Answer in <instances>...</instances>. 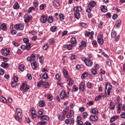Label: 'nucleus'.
<instances>
[{
  "label": "nucleus",
  "instance_id": "1",
  "mask_svg": "<svg viewBox=\"0 0 125 125\" xmlns=\"http://www.w3.org/2000/svg\"><path fill=\"white\" fill-rule=\"evenodd\" d=\"M73 10L74 11H76V12H75V14H74L75 17L77 19H80V18H81V15L79 11H82V6H74L73 8Z\"/></svg>",
  "mask_w": 125,
  "mask_h": 125
},
{
  "label": "nucleus",
  "instance_id": "2",
  "mask_svg": "<svg viewBox=\"0 0 125 125\" xmlns=\"http://www.w3.org/2000/svg\"><path fill=\"white\" fill-rule=\"evenodd\" d=\"M112 86L109 82L105 83V93L107 97L110 96V91L112 90Z\"/></svg>",
  "mask_w": 125,
  "mask_h": 125
},
{
  "label": "nucleus",
  "instance_id": "3",
  "mask_svg": "<svg viewBox=\"0 0 125 125\" xmlns=\"http://www.w3.org/2000/svg\"><path fill=\"white\" fill-rule=\"evenodd\" d=\"M16 112L18 115H15L14 117L17 121H20L22 118V110L20 108H17Z\"/></svg>",
  "mask_w": 125,
  "mask_h": 125
},
{
  "label": "nucleus",
  "instance_id": "4",
  "mask_svg": "<svg viewBox=\"0 0 125 125\" xmlns=\"http://www.w3.org/2000/svg\"><path fill=\"white\" fill-rule=\"evenodd\" d=\"M121 101V98L119 96H118L117 98L116 99L115 103L118 104L117 106V113H121L122 109V104H120V102Z\"/></svg>",
  "mask_w": 125,
  "mask_h": 125
},
{
  "label": "nucleus",
  "instance_id": "5",
  "mask_svg": "<svg viewBox=\"0 0 125 125\" xmlns=\"http://www.w3.org/2000/svg\"><path fill=\"white\" fill-rule=\"evenodd\" d=\"M83 61H84L85 64L88 67H91L92 66L93 64V62L91 60H90L89 59H83Z\"/></svg>",
  "mask_w": 125,
  "mask_h": 125
},
{
  "label": "nucleus",
  "instance_id": "6",
  "mask_svg": "<svg viewBox=\"0 0 125 125\" xmlns=\"http://www.w3.org/2000/svg\"><path fill=\"white\" fill-rule=\"evenodd\" d=\"M29 89H30V87L26 83H22V85L20 87L21 90H23L24 92H27Z\"/></svg>",
  "mask_w": 125,
  "mask_h": 125
},
{
  "label": "nucleus",
  "instance_id": "7",
  "mask_svg": "<svg viewBox=\"0 0 125 125\" xmlns=\"http://www.w3.org/2000/svg\"><path fill=\"white\" fill-rule=\"evenodd\" d=\"M1 53L3 56L7 57V56H9L10 51L9 49H7V48H3L1 49Z\"/></svg>",
  "mask_w": 125,
  "mask_h": 125
},
{
  "label": "nucleus",
  "instance_id": "8",
  "mask_svg": "<svg viewBox=\"0 0 125 125\" xmlns=\"http://www.w3.org/2000/svg\"><path fill=\"white\" fill-rule=\"evenodd\" d=\"M60 96L61 99H64V98H66V99H68L69 98L68 95H66V92L64 90H62V91H61Z\"/></svg>",
  "mask_w": 125,
  "mask_h": 125
},
{
  "label": "nucleus",
  "instance_id": "9",
  "mask_svg": "<svg viewBox=\"0 0 125 125\" xmlns=\"http://www.w3.org/2000/svg\"><path fill=\"white\" fill-rule=\"evenodd\" d=\"M117 32L116 31H112L111 32V37L112 38H115V41H116V42H117L118 41H119L120 38V36H117L116 38V36H117Z\"/></svg>",
  "mask_w": 125,
  "mask_h": 125
},
{
  "label": "nucleus",
  "instance_id": "10",
  "mask_svg": "<svg viewBox=\"0 0 125 125\" xmlns=\"http://www.w3.org/2000/svg\"><path fill=\"white\" fill-rule=\"evenodd\" d=\"M14 28L16 30H23L24 25H23L22 23H20V24H15Z\"/></svg>",
  "mask_w": 125,
  "mask_h": 125
},
{
  "label": "nucleus",
  "instance_id": "11",
  "mask_svg": "<svg viewBox=\"0 0 125 125\" xmlns=\"http://www.w3.org/2000/svg\"><path fill=\"white\" fill-rule=\"evenodd\" d=\"M30 113L32 116V118H33V119H34L35 118H36V117H37V113L36 112L35 109H31Z\"/></svg>",
  "mask_w": 125,
  "mask_h": 125
},
{
  "label": "nucleus",
  "instance_id": "12",
  "mask_svg": "<svg viewBox=\"0 0 125 125\" xmlns=\"http://www.w3.org/2000/svg\"><path fill=\"white\" fill-rule=\"evenodd\" d=\"M98 43H99L100 45H102V44L104 43V40L102 35H99V36H98Z\"/></svg>",
  "mask_w": 125,
  "mask_h": 125
},
{
  "label": "nucleus",
  "instance_id": "13",
  "mask_svg": "<svg viewBox=\"0 0 125 125\" xmlns=\"http://www.w3.org/2000/svg\"><path fill=\"white\" fill-rule=\"evenodd\" d=\"M36 56L34 54L31 55V57H28L27 58V61L28 62H32L33 61H35Z\"/></svg>",
  "mask_w": 125,
  "mask_h": 125
},
{
  "label": "nucleus",
  "instance_id": "14",
  "mask_svg": "<svg viewBox=\"0 0 125 125\" xmlns=\"http://www.w3.org/2000/svg\"><path fill=\"white\" fill-rule=\"evenodd\" d=\"M24 18V21L25 22V23H28L29 20H30V19H32L31 16H28V15H25Z\"/></svg>",
  "mask_w": 125,
  "mask_h": 125
},
{
  "label": "nucleus",
  "instance_id": "15",
  "mask_svg": "<svg viewBox=\"0 0 125 125\" xmlns=\"http://www.w3.org/2000/svg\"><path fill=\"white\" fill-rule=\"evenodd\" d=\"M119 117H120L119 115H114L111 117L110 120V122H111V123H112L113 122H114V121L118 119Z\"/></svg>",
  "mask_w": 125,
  "mask_h": 125
},
{
  "label": "nucleus",
  "instance_id": "16",
  "mask_svg": "<svg viewBox=\"0 0 125 125\" xmlns=\"http://www.w3.org/2000/svg\"><path fill=\"white\" fill-rule=\"evenodd\" d=\"M63 74L64 75V77L67 80L69 79V75L67 70H63Z\"/></svg>",
  "mask_w": 125,
  "mask_h": 125
},
{
  "label": "nucleus",
  "instance_id": "17",
  "mask_svg": "<svg viewBox=\"0 0 125 125\" xmlns=\"http://www.w3.org/2000/svg\"><path fill=\"white\" fill-rule=\"evenodd\" d=\"M33 62L31 63V67L32 69L35 70L38 67V64H37L36 62H35V61H32Z\"/></svg>",
  "mask_w": 125,
  "mask_h": 125
},
{
  "label": "nucleus",
  "instance_id": "18",
  "mask_svg": "<svg viewBox=\"0 0 125 125\" xmlns=\"http://www.w3.org/2000/svg\"><path fill=\"white\" fill-rule=\"evenodd\" d=\"M70 42L72 44V46H76L77 45V42H76V39L74 38V37H72L71 39V40H70Z\"/></svg>",
  "mask_w": 125,
  "mask_h": 125
},
{
  "label": "nucleus",
  "instance_id": "19",
  "mask_svg": "<svg viewBox=\"0 0 125 125\" xmlns=\"http://www.w3.org/2000/svg\"><path fill=\"white\" fill-rule=\"evenodd\" d=\"M90 119L91 120V121H97L98 118L97 116V115H90L89 117Z\"/></svg>",
  "mask_w": 125,
  "mask_h": 125
},
{
  "label": "nucleus",
  "instance_id": "20",
  "mask_svg": "<svg viewBox=\"0 0 125 125\" xmlns=\"http://www.w3.org/2000/svg\"><path fill=\"white\" fill-rule=\"evenodd\" d=\"M47 20V17H45V16H42L41 17V21L42 22V23H46V21Z\"/></svg>",
  "mask_w": 125,
  "mask_h": 125
},
{
  "label": "nucleus",
  "instance_id": "21",
  "mask_svg": "<svg viewBox=\"0 0 125 125\" xmlns=\"http://www.w3.org/2000/svg\"><path fill=\"white\" fill-rule=\"evenodd\" d=\"M79 89L81 91H84V88H85V84L83 82H82V83H80L79 85Z\"/></svg>",
  "mask_w": 125,
  "mask_h": 125
},
{
  "label": "nucleus",
  "instance_id": "22",
  "mask_svg": "<svg viewBox=\"0 0 125 125\" xmlns=\"http://www.w3.org/2000/svg\"><path fill=\"white\" fill-rule=\"evenodd\" d=\"M38 118H40V119H43L44 121V120H49V118L47 115H42V116H38Z\"/></svg>",
  "mask_w": 125,
  "mask_h": 125
},
{
  "label": "nucleus",
  "instance_id": "23",
  "mask_svg": "<svg viewBox=\"0 0 125 125\" xmlns=\"http://www.w3.org/2000/svg\"><path fill=\"white\" fill-rule=\"evenodd\" d=\"M1 66L3 68L6 69V68H8V67H9V63H5V62H2L1 64Z\"/></svg>",
  "mask_w": 125,
  "mask_h": 125
},
{
  "label": "nucleus",
  "instance_id": "24",
  "mask_svg": "<svg viewBox=\"0 0 125 125\" xmlns=\"http://www.w3.org/2000/svg\"><path fill=\"white\" fill-rule=\"evenodd\" d=\"M96 2L94 0H93L92 1H91V2H89L88 4V6H90V8H92V7H94L95 5H96Z\"/></svg>",
  "mask_w": 125,
  "mask_h": 125
},
{
  "label": "nucleus",
  "instance_id": "25",
  "mask_svg": "<svg viewBox=\"0 0 125 125\" xmlns=\"http://www.w3.org/2000/svg\"><path fill=\"white\" fill-rule=\"evenodd\" d=\"M0 29L3 30V31H6V30L7 29L6 23H2L0 27Z\"/></svg>",
  "mask_w": 125,
  "mask_h": 125
},
{
  "label": "nucleus",
  "instance_id": "26",
  "mask_svg": "<svg viewBox=\"0 0 125 125\" xmlns=\"http://www.w3.org/2000/svg\"><path fill=\"white\" fill-rule=\"evenodd\" d=\"M115 107V104H114V103L111 102L109 104V108L110 109L113 110Z\"/></svg>",
  "mask_w": 125,
  "mask_h": 125
},
{
  "label": "nucleus",
  "instance_id": "27",
  "mask_svg": "<svg viewBox=\"0 0 125 125\" xmlns=\"http://www.w3.org/2000/svg\"><path fill=\"white\" fill-rule=\"evenodd\" d=\"M74 111L73 110H70V112L69 113H68L67 115V118H70L71 117H72V116H73V115H74Z\"/></svg>",
  "mask_w": 125,
  "mask_h": 125
},
{
  "label": "nucleus",
  "instance_id": "28",
  "mask_svg": "<svg viewBox=\"0 0 125 125\" xmlns=\"http://www.w3.org/2000/svg\"><path fill=\"white\" fill-rule=\"evenodd\" d=\"M46 6V4L45 3H42L40 4L39 6L40 10H43Z\"/></svg>",
  "mask_w": 125,
  "mask_h": 125
},
{
  "label": "nucleus",
  "instance_id": "29",
  "mask_svg": "<svg viewBox=\"0 0 125 125\" xmlns=\"http://www.w3.org/2000/svg\"><path fill=\"white\" fill-rule=\"evenodd\" d=\"M91 112L92 113L95 114V115H96L97 114H98V109H97V108H93L92 109Z\"/></svg>",
  "mask_w": 125,
  "mask_h": 125
},
{
  "label": "nucleus",
  "instance_id": "30",
  "mask_svg": "<svg viewBox=\"0 0 125 125\" xmlns=\"http://www.w3.org/2000/svg\"><path fill=\"white\" fill-rule=\"evenodd\" d=\"M39 106H40L41 107H43V106H44L45 105V102H44V101L39 102Z\"/></svg>",
  "mask_w": 125,
  "mask_h": 125
},
{
  "label": "nucleus",
  "instance_id": "31",
  "mask_svg": "<svg viewBox=\"0 0 125 125\" xmlns=\"http://www.w3.org/2000/svg\"><path fill=\"white\" fill-rule=\"evenodd\" d=\"M68 84L69 85V86H72L74 83V81L73 80H72V79H71V78H70V76H69V79L68 80Z\"/></svg>",
  "mask_w": 125,
  "mask_h": 125
},
{
  "label": "nucleus",
  "instance_id": "32",
  "mask_svg": "<svg viewBox=\"0 0 125 125\" xmlns=\"http://www.w3.org/2000/svg\"><path fill=\"white\" fill-rule=\"evenodd\" d=\"M20 6H19V3H18V2H16L14 5H13V8L15 9H17L18 8H19Z\"/></svg>",
  "mask_w": 125,
  "mask_h": 125
},
{
  "label": "nucleus",
  "instance_id": "33",
  "mask_svg": "<svg viewBox=\"0 0 125 125\" xmlns=\"http://www.w3.org/2000/svg\"><path fill=\"white\" fill-rule=\"evenodd\" d=\"M101 10L103 12H106L107 10V6L106 5H103L101 8Z\"/></svg>",
  "mask_w": 125,
  "mask_h": 125
},
{
  "label": "nucleus",
  "instance_id": "34",
  "mask_svg": "<svg viewBox=\"0 0 125 125\" xmlns=\"http://www.w3.org/2000/svg\"><path fill=\"white\" fill-rule=\"evenodd\" d=\"M46 123V121H44L43 119H42V121L37 123V125H45Z\"/></svg>",
  "mask_w": 125,
  "mask_h": 125
},
{
  "label": "nucleus",
  "instance_id": "35",
  "mask_svg": "<svg viewBox=\"0 0 125 125\" xmlns=\"http://www.w3.org/2000/svg\"><path fill=\"white\" fill-rule=\"evenodd\" d=\"M69 110V106H66V107H65L64 109H63V111H62V114H66V113Z\"/></svg>",
  "mask_w": 125,
  "mask_h": 125
},
{
  "label": "nucleus",
  "instance_id": "36",
  "mask_svg": "<svg viewBox=\"0 0 125 125\" xmlns=\"http://www.w3.org/2000/svg\"><path fill=\"white\" fill-rule=\"evenodd\" d=\"M0 102H2V103H5L7 102V100L5 98L2 97V96H0Z\"/></svg>",
  "mask_w": 125,
  "mask_h": 125
},
{
  "label": "nucleus",
  "instance_id": "37",
  "mask_svg": "<svg viewBox=\"0 0 125 125\" xmlns=\"http://www.w3.org/2000/svg\"><path fill=\"white\" fill-rule=\"evenodd\" d=\"M25 49L26 50H29L31 49V44L29 43V41L27 43V44L25 45Z\"/></svg>",
  "mask_w": 125,
  "mask_h": 125
},
{
  "label": "nucleus",
  "instance_id": "38",
  "mask_svg": "<svg viewBox=\"0 0 125 125\" xmlns=\"http://www.w3.org/2000/svg\"><path fill=\"white\" fill-rule=\"evenodd\" d=\"M24 68L25 66L23 65V64H21V65H20L19 67V69L20 70V71H24Z\"/></svg>",
  "mask_w": 125,
  "mask_h": 125
},
{
  "label": "nucleus",
  "instance_id": "39",
  "mask_svg": "<svg viewBox=\"0 0 125 125\" xmlns=\"http://www.w3.org/2000/svg\"><path fill=\"white\" fill-rule=\"evenodd\" d=\"M38 57H39V60H40V63H43L44 60V57H43V56H42L41 57H40V56H38Z\"/></svg>",
  "mask_w": 125,
  "mask_h": 125
},
{
  "label": "nucleus",
  "instance_id": "40",
  "mask_svg": "<svg viewBox=\"0 0 125 125\" xmlns=\"http://www.w3.org/2000/svg\"><path fill=\"white\" fill-rule=\"evenodd\" d=\"M86 77H87V72H84V73H83V74H82V75L81 76V78L82 79H84V78H85Z\"/></svg>",
  "mask_w": 125,
  "mask_h": 125
},
{
  "label": "nucleus",
  "instance_id": "41",
  "mask_svg": "<svg viewBox=\"0 0 125 125\" xmlns=\"http://www.w3.org/2000/svg\"><path fill=\"white\" fill-rule=\"evenodd\" d=\"M53 5L54 6H59L60 5V3L58 1H57V0H55L53 2Z\"/></svg>",
  "mask_w": 125,
  "mask_h": 125
},
{
  "label": "nucleus",
  "instance_id": "42",
  "mask_svg": "<svg viewBox=\"0 0 125 125\" xmlns=\"http://www.w3.org/2000/svg\"><path fill=\"white\" fill-rule=\"evenodd\" d=\"M121 25V21H118L116 24V27H117V28H118V27H120Z\"/></svg>",
  "mask_w": 125,
  "mask_h": 125
},
{
  "label": "nucleus",
  "instance_id": "43",
  "mask_svg": "<svg viewBox=\"0 0 125 125\" xmlns=\"http://www.w3.org/2000/svg\"><path fill=\"white\" fill-rule=\"evenodd\" d=\"M42 78L43 79H47L48 78V74L46 73V72H45V73L42 75Z\"/></svg>",
  "mask_w": 125,
  "mask_h": 125
},
{
  "label": "nucleus",
  "instance_id": "44",
  "mask_svg": "<svg viewBox=\"0 0 125 125\" xmlns=\"http://www.w3.org/2000/svg\"><path fill=\"white\" fill-rule=\"evenodd\" d=\"M106 65L108 66H111V62L110 60H107V61H106Z\"/></svg>",
  "mask_w": 125,
  "mask_h": 125
},
{
  "label": "nucleus",
  "instance_id": "45",
  "mask_svg": "<svg viewBox=\"0 0 125 125\" xmlns=\"http://www.w3.org/2000/svg\"><path fill=\"white\" fill-rule=\"evenodd\" d=\"M43 84L44 85V87H45V88H48L49 86V84L47 82H43Z\"/></svg>",
  "mask_w": 125,
  "mask_h": 125
},
{
  "label": "nucleus",
  "instance_id": "46",
  "mask_svg": "<svg viewBox=\"0 0 125 125\" xmlns=\"http://www.w3.org/2000/svg\"><path fill=\"white\" fill-rule=\"evenodd\" d=\"M23 42H24V43H25L26 45H27L28 42H29V40L28 38H23Z\"/></svg>",
  "mask_w": 125,
  "mask_h": 125
},
{
  "label": "nucleus",
  "instance_id": "47",
  "mask_svg": "<svg viewBox=\"0 0 125 125\" xmlns=\"http://www.w3.org/2000/svg\"><path fill=\"white\" fill-rule=\"evenodd\" d=\"M2 59H3V62H5V63L9 61L8 58H5V57H2Z\"/></svg>",
  "mask_w": 125,
  "mask_h": 125
},
{
  "label": "nucleus",
  "instance_id": "48",
  "mask_svg": "<svg viewBox=\"0 0 125 125\" xmlns=\"http://www.w3.org/2000/svg\"><path fill=\"white\" fill-rule=\"evenodd\" d=\"M99 79L100 81H103V76L102 72L100 73V76L99 77Z\"/></svg>",
  "mask_w": 125,
  "mask_h": 125
},
{
  "label": "nucleus",
  "instance_id": "49",
  "mask_svg": "<svg viewBox=\"0 0 125 125\" xmlns=\"http://www.w3.org/2000/svg\"><path fill=\"white\" fill-rule=\"evenodd\" d=\"M56 30H57L56 26H52V27H51L50 28V30L51 31V32H55Z\"/></svg>",
  "mask_w": 125,
  "mask_h": 125
},
{
  "label": "nucleus",
  "instance_id": "50",
  "mask_svg": "<svg viewBox=\"0 0 125 125\" xmlns=\"http://www.w3.org/2000/svg\"><path fill=\"white\" fill-rule=\"evenodd\" d=\"M48 21L49 23H52L54 21L52 17H49Z\"/></svg>",
  "mask_w": 125,
  "mask_h": 125
},
{
  "label": "nucleus",
  "instance_id": "51",
  "mask_svg": "<svg viewBox=\"0 0 125 125\" xmlns=\"http://www.w3.org/2000/svg\"><path fill=\"white\" fill-rule=\"evenodd\" d=\"M55 41L54 39H50L49 41V43L50 44V45H52L53 44H54Z\"/></svg>",
  "mask_w": 125,
  "mask_h": 125
},
{
  "label": "nucleus",
  "instance_id": "52",
  "mask_svg": "<svg viewBox=\"0 0 125 125\" xmlns=\"http://www.w3.org/2000/svg\"><path fill=\"white\" fill-rule=\"evenodd\" d=\"M81 119H82V117L81 116H77V122L78 125H79V124H80V122Z\"/></svg>",
  "mask_w": 125,
  "mask_h": 125
},
{
  "label": "nucleus",
  "instance_id": "53",
  "mask_svg": "<svg viewBox=\"0 0 125 125\" xmlns=\"http://www.w3.org/2000/svg\"><path fill=\"white\" fill-rule=\"evenodd\" d=\"M11 85H12V87H16V86H17V83L15 81V80H14V81H13V82H12Z\"/></svg>",
  "mask_w": 125,
  "mask_h": 125
},
{
  "label": "nucleus",
  "instance_id": "54",
  "mask_svg": "<svg viewBox=\"0 0 125 125\" xmlns=\"http://www.w3.org/2000/svg\"><path fill=\"white\" fill-rule=\"evenodd\" d=\"M43 82H42V81H39V82H38L37 86L38 88H40L41 87L42 84H43Z\"/></svg>",
  "mask_w": 125,
  "mask_h": 125
},
{
  "label": "nucleus",
  "instance_id": "55",
  "mask_svg": "<svg viewBox=\"0 0 125 125\" xmlns=\"http://www.w3.org/2000/svg\"><path fill=\"white\" fill-rule=\"evenodd\" d=\"M91 72L93 75H96L97 73V71L95 70V69H94V68L92 69Z\"/></svg>",
  "mask_w": 125,
  "mask_h": 125
},
{
  "label": "nucleus",
  "instance_id": "56",
  "mask_svg": "<svg viewBox=\"0 0 125 125\" xmlns=\"http://www.w3.org/2000/svg\"><path fill=\"white\" fill-rule=\"evenodd\" d=\"M73 91L74 92H77V91H78V87H77L76 85H73Z\"/></svg>",
  "mask_w": 125,
  "mask_h": 125
},
{
  "label": "nucleus",
  "instance_id": "57",
  "mask_svg": "<svg viewBox=\"0 0 125 125\" xmlns=\"http://www.w3.org/2000/svg\"><path fill=\"white\" fill-rule=\"evenodd\" d=\"M59 17H60V19L61 20H64V16H63V14H60L59 15Z\"/></svg>",
  "mask_w": 125,
  "mask_h": 125
},
{
  "label": "nucleus",
  "instance_id": "58",
  "mask_svg": "<svg viewBox=\"0 0 125 125\" xmlns=\"http://www.w3.org/2000/svg\"><path fill=\"white\" fill-rule=\"evenodd\" d=\"M87 115H88V113H87V112H83V113L82 114V116H83V118H86V117H87Z\"/></svg>",
  "mask_w": 125,
  "mask_h": 125
},
{
  "label": "nucleus",
  "instance_id": "59",
  "mask_svg": "<svg viewBox=\"0 0 125 125\" xmlns=\"http://www.w3.org/2000/svg\"><path fill=\"white\" fill-rule=\"evenodd\" d=\"M87 104L90 106V105L94 104V103L92 102V101H90V102H88V103H87Z\"/></svg>",
  "mask_w": 125,
  "mask_h": 125
},
{
  "label": "nucleus",
  "instance_id": "60",
  "mask_svg": "<svg viewBox=\"0 0 125 125\" xmlns=\"http://www.w3.org/2000/svg\"><path fill=\"white\" fill-rule=\"evenodd\" d=\"M49 47V44H45V45H44L43 46V50H46Z\"/></svg>",
  "mask_w": 125,
  "mask_h": 125
},
{
  "label": "nucleus",
  "instance_id": "61",
  "mask_svg": "<svg viewBox=\"0 0 125 125\" xmlns=\"http://www.w3.org/2000/svg\"><path fill=\"white\" fill-rule=\"evenodd\" d=\"M80 24L81 25V26H82V27H83L84 28H86V27H87V26L86 23H83V22H81Z\"/></svg>",
  "mask_w": 125,
  "mask_h": 125
},
{
  "label": "nucleus",
  "instance_id": "62",
  "mask_svg": "<svg viewBox=\"0 0 125 125\" xmlns=\"http://www.w3.org/2000/svg\"><path fill=\"white\" fill-rule=\"evenodd\" d=\"M58 119H60V120H63L64 119V115H60V116L58 117Z\"/></svg>",
  "mask_w": 125,
  "mask_h": 125
},
{
  "label": "nucleus",
  "instance_id": "63",
  "mask_svg": "<svg viewBox=\"0 0 125 125\" xmlns=\"http://www.w3.org/2000/svg\"><path fill=\"white\" fill-rule=\"evenodd\" d=\"M10 33L12 35H16L17 31H16V30H11Z\"/></svg>",
  "mask_w": 125,
  "mask_h": 125
},
{
  "label": "nucleus",
  "instance_id": "64",
  "mask_svg": "<svg viewBox=\"0 0 125 125\" xmlns=\"http://www.w3.org/2000/svg\"><path fill=\"white\" fill-rule=\"evenodd\" d=\"M121 118H124L125 119V112H122V113L121 114Z\"/></svg>",
  "mask_w": 125,
  "mask_h": 125
}]
</instances>
